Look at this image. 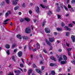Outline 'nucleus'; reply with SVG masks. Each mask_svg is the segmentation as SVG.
Returning a JSON list of instances; mask_svg holds the SVG:
<instances>
[{
	"label": "nucleus",
	"instance_id": "13d9d810",
	"mask_svg": "<svg viewBox=\"0 0 75 75\" xmlns=\"http://www.w3.org/2000/svg\"><path fill=\"white\" fill-rule=\"evenodd\" d=\"M29 14H32V11L31 10H30L29 11Z\"/></svg>",
	"mask_w": 75,
	"mask_h": 75
},
{
	"label": "nucleus",
	"instance_id": "f704fd0d",
	"mask_svg": "<svg viewBox=\"0 0 75 75\" xmlns=\"http://www.w3.org/2000/svg\"><path fill=\"white\" fill-rule=\"evenodd\" d=\"M51 74L52 75H55V72L54 71H52Z\"/></svg>",
	"mask_w": 75,
	"mask_h": 75
},
{
	"label": "nucleus",
	"instance_id": "49530a36",
	"mask_svg": "<svg viewBox=\"0 0 75 75\" xmlns=\"http://www.w3.org/2000/svg\"><path fill=\"white\" fill-rule=\"evenodd\" d=\"M20 67L21 68H23V64H20Z\"/></svg>",
	"mask_w": 75,
	"mask_h": 75
},
{
	"label": "nucleus",
	"instance_id": "680f3d73",
	"mask_svg": "<svg viewBox=\"0 0 75 75\" xmlns=\"http://www.w3.org/2000/svg\"><path fill=\"white\" fill-rule=\"evenodd\" d=\"M21 12H19L18 13V14L20 16L21 15Z\"/></svg>",
	"mask_w": 75,
	"mask_h": 75
},
{
	"label": "nucleus",
	"instance_id": "4be33fe9",
	"mask_svg": "<svg viewBox=\"0 0 75 75\" xmlns=\"http://www.w3.org/2000/svg\"><path fill=\"white\" fill-rule=\"evenodd\" d=\"M5 47L6 48H7V49H8V48H10V45L8 44L6 45H5Z\"/></svg>",
	"mask_w": 75,
	"mask_h": 75
},
{
	"label": "nucleus",
	"instance_id": "bb28decb",
	"mask_svg": "<svg viewBox=\"0 0 75 75\" xmlns=\"http://www.w3.org/2000/svg\"><path fill=\"white\" fill-rule=\"evenodd\" d=\"M29 50H31V49H32V47H31V45L29 44Z\"/></svg>",
	"mask_w": 75,
	"mask_h": 75
},
{
	"label": "nucleus",
	"instance_id": "20e7f679",
	"mask_svg": "<svg viewBox=\"0 0 75 75\" xmlns=\"http://www.w3.org/2000/svg\"><path fill=\"white\" fill-rule=\"evenodd\" d=\"M40 6L42 7L43 8H47L49 9V7L48 6H44L42 4H40Z\"/></svg>",
	"mask_w": 75,
	"mask_h": 75
},
{
	"label": "nucleus",
	"instance_id": "c03bdc74",
	"mask_svg": "<svg viewBox=\"0 0 75 75\" xmlns=\"http://www.w3.org/2000/svg\"><path fill=\"white\" fill-rule=\"evenodd\" d=\"M71 62L73 64H75V61L74 60L72 61Z\"/></svg>",
	"mask_w": 75,
	"mask_h": 75
},
{
	"label": "nucleus",
	"instance_id": "a878e982",
	"mask_svg": "<svg viewBox=\"0 0 75 75\" xmlns=\"http://www.w3.org/2000/svg\"><path fill=\"white\" fill-rule=\"evenodd\" d=\"M37 48L38 49H39L40 47V44L38 43H37Z\"/></svg>",
	"mask_w": 75,
	"mask_h": 75
},
{
	"label": "nucleus",
	"instance_id": "412c9836",
	"mask_svg": "<svg viewBox=\"0 0 75 75\" xmlns=\"http://www.w3.org/2000/svg\"><path fill=\"white\" fill-rule=\"evenodd\" d=\"M35 70L36 72H38V73H39V74H41V70L38 69H36Z\"/></svg>",
	"mask_w": 75,
	"mask_h": 75
},
{
	"label": "nucleus",
	"instance_id": "0e129e2a",
	"mask_svg": "<svg viewBox=\"0 0 75 75\" xmlns=\"http://www.w3.org/2000/svg\"><path fill=\"white\" fill-rule=\"evenodd\" d=\"M18 68V69H20V70L21 71H22V72L23 71V69H21V68Z\"/></svg>",
	"mask_w": 75,
	"mask_h": 75
},
{
	"label": "nucleus",
	"instance_id": "a18cd8bd",
	"mask_svg": "<svg viewBox=\"0 0 75 75\" xmlns=\"http://www.w3.org/2000/svg\"><path fill=\"white\" fill-rule=\"evenodd\" d=\"M20 21L21 22H23V21H24V19H23V18H21L20 20Z\"/></svg>",
	"mask_w": 75,
	"mask_h": 75
},
{
	"label": "nucleus",
	"instance_id": "0eeeda50",
	"mask_svg": "<svg viewBox=\"0 0 75 75\" xmlns=\"http://www.w3.org/2000/svg\"><path fill=\"white\" fill-rule=\"evenodd\" d=\"M18 54L19 57H21V56H22L23 53H22V52L21 51H19L18 52Z\"/></svg>",
	"mask_w": 75,
	"mask_h": 75
},
{
	"label": "nucleus",
	"instance_id": "9b49d317",
	"mask_svg": "<svg viewBox=\"0 0 75 75\" xmlns=\"http://www.w3.org/2000/svg\"><path fill=\"white\" fill-rule=\"evenodd\" d=\"M65 30H67L68 31H70L71 30V28H68V27L65 26L64 27Z\"/></svg>",
	"mask_w": 75,
	"mask_h": 75
},
{
	"label": "nucleus",
	"instance_id": "603ef678",
	"mask_svg": "<svg viewBox=\"0 0 75 75\" xmlns=\"http://www.w3.org/2000/svg\"><path fill=\"white\" fill-rule=\"evenodd\" d=\"M69 13H68V14H66L65 15V16L66 17H68V16H69Z\"/></svg>",
	"mask_w": 75,
	"mask_h": 75
},
{
	"label": "nucleus",
	"instance_id": "1a4fd4ad",
	"mask_svg": "<svg viewBox=\"0 0 75 75\" xmlns=\"http://www.w3.org/2000/svg\"><path fill=\"white\" fill-rule=\"evenodd\" d=\"M71 38L73 41V42H75V36L73 35H72L71 36Z\"/></svg>",
	"mask_w": 75,
	"mask_h": 75
},
{
	"label": "nucleus",
	"instance_id": "5fc2aeb1",
	"mask_svg": "<svg viewBox=\"0 0 75 75\" xmlns=\"http://www.w3.org/2000/svg\"><path fill=\"white\" fill-rule=\"evenodd\" d=\"M57 17L58 18H61V16H60V15H57Z\"/></svg>",
	"mask_w": 75,
	"mask_h": 75
},
{
	"label": "nucleus",
	"instance_id": "4d7b16f0",
	"mask_svg": "<svg viewBox=\"0 0 75 75\" xmlns=\"http://www.w3.org/2000/svg\"><path fill=\"white\" fill-rule=\"evenodd\" d=\"M45 67H44V66H42V68H41V69L42 70H44V68Z\"/></svg>",
	"mask_w": 75,
	"mask_h": 75
},
{
	"label": "nucleus",
	"instance_id": "4468645a",
	"mask_svg": "<svg viewBox=\"0 0 75 75\" xmlns=\"http://www.w3.org/2000/svg\"><path fill=\"white\" fill-rule=\"evenodd\" d=\"M32 69H29L28 71V75H30V74H31V72H32Z\"/></svg>",
	"mask_w": 75,
	"mask_h": 75
},
{
	"label": "nucleus",
	"instance_id": "72a5a7b5",
	"mask_svg": "<svg viewBox=\"0 0 75 75\" xmlns=\"http://www.w3.org/2000/svg\"><path fill=\"white\" fill-rule=\"evenodd\" d=\"M63 7H64L65 10H66V11H68V8H67V7H66V6H64Z\"/></svg>",
	"mask_w": 75,
	"mask_h": 75
},
{
	"label": "nucleus",
	"instance_id": "052dcab7",
	"mask_svg": "<svg viewBox=\"0 0 75 75\" xmlns=\"http://www.w3.org/2000/svg\"><path fill=\"white\" fill-rule=\"evenodd\" d=\"M43 51L45 53H47V51L45 49H43Z\"/></svg>",
	"mask_w": 75,
	"mask_h": 75
},
{
	"label": "nucleus",
	"instance_id": "ea45409f",
	"mask_svg": "<svg viewBox=\"0 0 75 75\" xmlns=\"http://www.w3.org/2000/svg\"><path fill=\"white\" fill-rule=\"evenodd\" d=\"M71 67H69V68L68 69V71L70 72V71H71Z\"/></svg>",
	"mask_w": 75,
	"mask_h": 75
},
{
	"label": "nucleus",
	"instance_id": "6e6552de",
	"mask_svg": "<svg viewBox=\"0 0 75 75\" xmlns=\"http://www.w3.org/2000/svg\"><path fill=\"white\" fill-rule=\"evenodd\" d=\"M36 11L38 13L40 12V8L38 6H37L36 7Z\"/></svg>",
	"mask_w": 75,
	"mask_h": 75
},
{
	"label": "nucleus",
	"instance_id": "9d476101",
	"mask_svg": "<svg viewBox=\"0 0 75 75\" xmlns=\"http://www.w3.org/2000/svg\"><path fill=\"white\" fill-rule=\"evenodd\" d=\"M15 73H17L16 75H18V74H20L21 72L20 70H18L17 71L16 70L15 71H14Z\"/></svg>",
	"mask_w": 75,
	"mask_h": 75
},
{
	"label": "nucleus",
	"instance_id": "2eb2a0df",
	"mask_svg": "<svg viewBox=\"0 0 75 75\" xmlns=\"http://www.w3.org/2000/svg\"><path fill=\"white\" fill-rule=\"evenodd\" d=\"M19 8H20V7L18 6H17L14 7V10H17L19 9Z\"/></svg>",
	"mask_w": 75,
	"mask_h": 75
},
{
	"label": "nucleus",
	"instance_id": "de8ad7c7",
	"mask_svg": "<svg viewBox=\"0 0 75 75\" xmlns=\"http://www.w3.org/2000/svg\"><path fill=\"white\" fill-rule=\"evenodd\" d=\"M67 51H69V52L71 50V48H69V49H67Z\"/></svg>",
	"mask_w": 75,
	"mask_h": 75
},
{
	"label": "nucleus",
	"instance_id": "393cba45",
	"mask_svg": "<svg viewBox=\"0 0 75 75\" xmlns=\"http://www.w3.org/2000/svg\"><path fill=\"white\" fill-rule=\"evenodd\" d=\"M46 42H47V44L49 45H50V42L48 41V40L47 39L45 40Z\"/></svg>",
	"mask_w": 75,
	"mask_h": 75
},
{
	"label": "nucleus",
	"instance_id": "37998d69",
	"mask_svg": "<svg viewBox=\"0 0 75 75\" xmlns=\"http://www.w3.org/2000/svg\"><path fill=\"white\" fill-rule=\"evenodd\" d=\"M71 3L74 4V3H75V0H73L71 1Z\"/></svg>",
	"mask_w": 75,
	"mask_h": 75
},
{
	"label": "nucleus",
	"instance_id": "5701e85b",
	"mask_svg": "<svg viewBox=\"0 0 75 75\" xmlns=\"http://www.w3.org/2000/svg\"><path fill=\"white\" fill-rule=\"evenodd\" d=\"M6 52L8 55H10V50H7L6 51Z\"/></svg>",
	"mask_w": 75,
	"mask_h": 75
},
{
	"label": "nucleus",
	"instance_id": "39448f33",
	"mask_svg": "<svg viewBox=\"0 0 75 75\" xmlns=\"http://www.w3.org/2000/svg\"><path fill=\"white\" fill-rule=\"evenodd\" d=\"M45 30L46 33H50V30L48 28H46Z\"/></svg>",
	"mask_w": 75,
	"mask_h": 75
},
{
	"label": "nucleus",
	"instance_id": "bf43d9fd",
	"mask_svg": "<svg viewBox=\"0 0 75 75\" xmlns=\"http://www.w3.org/2000/svg\"><path fill=\"white\" fill-rule=\"evenodd\" d=\"M58 33H57L56 32H54V34L55 35H57V34Z\"/></svg>",
	"mask_w": 75,
	"mask_h": 75
},
{
	"label": "nucleus",
	"instance_id": "e2e57ef3",
	"mask_svg": "<svg viewBox=\"0 0 75 75\" xmlns=\"http://www.w3.org/2000/svg\"><path fill=\"white\" fill-rule=\"evenodd\" d=\"M8 75H14L13 74V73H10V74Z\"/></svg>",
	"mask_w": 75,
	"mask_h": 75
},
{
	"label": "nucleus",
	"instance_id": "aec40b11",
	"mask_svg": "<svg viewBox=\"0 0 75 75\" xmlns=\"http://www.w3.org/2000/svg\"><path fill=\"white\" fill-rule=\"evenodd\" d=\"M25 21H27V22H29V21H30V19L28 18H25Z\"/></svg>",
	"mask_w": 75,
	"mask_h": 75
},
{
	"label": "nucleus",
	"instance_id": "338daca9",
	"mask_svg": "<svg viewBox=\"0 0 75 75\" xmlns=\"http://www.w3.org/2000/svg\"><path fill=\"white\" fill-rule=\"evenodd\" d=\"M67 52H68V54L69 55V56H70V54H71V53H70L69 52V51H67Z\"/></svg>",
	"mask_w": 75,
	"mask_h": 75
},
{
	"label": "nucleus",
	"instance_id": "c85d7f7f",
	"mask_svg": "<svg viewBox=\"0 0 75 75\" xmlns=\"http://www.w3.org/2000/svg\"><path fill=\"white\" fill-rule=\"evenodd\" d=\"M69 32H67L66 33V36H67V37H68V36H69Z\"/></svg>",
	"mask_w": 75,
	"mask_h": 75
},
{
	"label": "nucleus",
	"instance_id": "f3484780",
	"mask_svg": "<svg viewBox=\"0 0 75 75\" xmlns=\"http://www.w3.org/2000/svg\"><path fill=\"white\" fill-rule=\"evenodd\" d=\"M17 37L18 38H19L20 40H21L22 39V37H21V36L20 35H18L17 36Z\"/></svg>",
	"mask_w": 75,
	"mask_h": 75
},
{
	"label": "nucleus",
	"instance_id": "cd10ccee",
	"mask_svg": "<svg viewBox=\"0 0 75 75\" xmlns=\"http://www.w3.org/2000/svg\"><path fill=\"white\" fill-rule=\"evenodd\" d=\"M52 14V12H51V11H50L49 13H48V16H50V15H51Z\"/></svg>",
	"mask_w": 75,
	"mask_h": 75
},
{
	"label": "nucleus",
	"instance_id": "dca6fc26",
	"mask_svg": "<svg viewBox=\"0 0 75 75\" xmlns=\"http://www.w3.org/2000/svg\"><path fill=\"white\" fill-rule=\"evenodd\" d=\"M50 58L51 59H52V60H54V61H56V59H55V58L53 56H51L50 57Z\"/></svg>",
	"mask_w": 75,
	"mask_h": 75
},
{
	"label": "nucleus",
	"instance_id": "2f4dec72",
	"mask_svg": "<svg viewBox=\"0 0 75 75\" xmlns=\"http://www.w3.org/2000/svg\"><path fill=\"white\" fill-rule=\"evenodd\" d=\"M69 27H72V23H70L69 25Z\"/></svg>",
	"mask_w": 75,
	"mask_h": 75
},
{
	"label": "nucleus",
	"instance_id": "6ab92c4d",
	"mask_svg": "<svg viewBox=\"0 0 75 75\" xmlns=\"http://www.w3.org/2000/svg\"><path fill=\"white\" fill-rule=\"evenodd\" d=\"M61 64H66L67 63V61H61Z\"/></svg>",
	"mask_w": 75,
	"mask_h": 75
},
{
	"label": "nucleus",
	"instance_id": "7ed1b4c3",
	"mask_svg": "<svg viewBox=\"0 0 75 75\" xmlns=\"http://www.w3.org/2000/svg\"><path fill=\"white\" fill-rule=\"evenodd\" d=\"M11 1L13 2V4L14 6H16L17 4V2L15 0H11Z\"/></svg>",
	"mask_w": 75,
	"mask_h": 75
},
{
	"label": "nucleus",
	"instance_id": "7c9ffc66",
	"mask_svg": "<svg viewBox=\"0 0 75 75\" xmlns=\"http://www.w3.org/2000/svg\"><path fill=\"white\" fill-rule=\"evenodd\" d=\"M15 47H16V44L15 43H13L12 46V48H14Z\"/></svg>",
	"mask_w": 75,
	"mask_h": 75
},
{
	"label": "nucleus",
	"instance_id": "ddd939ff",
	"mask_svg": "<svg viewBox=\"0 0 75 75\" xmlns=\"http://www.w3.org/2000/svg\"><path fill=\"white\" fill-rule=\"evenodd\" d=\"M10 20V19H8L6 20V21H4V24H7V21H9Z\"/></svg>",
	"mask_w": 75,
	"mask_h": 75
},
{
	"label": "nucleus",
	"instance_id": "c756f323",
	"mask_svg": "<svg viewBox=\"0 0 75 75\" xmlns=\"http://www.w3.org/2000/svg\"><path fill=\"white\" fill-rule=\"evenodd\" d=\"M62 28H57V30H58V31H62Z\"/></svg>",
	"mask_w": 75,
	"mask_h": 75
},
{
	"label": "nucleus",
	"instance_id": "864d4df0",
	"mask_svg": "<svg viewBox=\"0 0 75 75\" xmlns=\"http://www.w3.org/2000/svg\"><path fill=\"white\" fill-rule=\"evenodd\" d=\"M58 51L59 52H62V50L60 49H59Z\"/></svg>",
	"mask_w": 75,
	"mask_h": 75
},
{
	"label": "nucleus",
	"instance_id": "a211bd4d",
	"mask_svg": "<svg viewBox=\"0 0 75 75\" xmlns=\"http://www.w3.org/2000/svg\"><path fill=\"white\" fill-rule=\"evenodd\" d=\"M22 38L23 40H27L28 39V37L25 36H23Z\"/></svg>",
	"mask_w": 75,
	"mask_h": 75
},
{
	"label": "nucleus",
	"instance_id": "473e14b6",
	"mask_svg": "<svg viewBox=\"0 0 75 75\" xmlns=\"http://www.w3.org/2000/svg\"><path fill=\"white\" fill-rule=\"evenodd\" d=\"M62 60V57H61L59 59V61H61Z\"/></svg>",
	"mask_w": 75,
	"mask_h": 75
},
{
	"label": "nucleus",
	"instance_id": "f03ea898",
	"mask_svg": "<svg viewBox=\"0 0 75 75\" xmlns=\"http://www.w3.org/2000/svg\"><path fill=\"white\" fill-rule=\"evenodd\" d=\"M25 32L26 33H30L31 32V30L29 27L27 28L26 29Z\"/></svg>",
	"mask_w": 75,
	"mask_h": 75
},
{
	"label": "nucleus",
	"instance_id": "b1692460",
	"mask_svg": "<svg viewBox=\"0 0 75 75\" xmlns=\"http://www.w3.org/2000/svg\"><path fill=\"white\" fill-rule=\"evenodd\" d=\"M12 59L14 62H16V60L15 59V56H12Z\"/></svg>",
	"mask_w": 75,
	"mask_h": 75
},
{
	"label": "nucleus",
	"instance_id": "69168bd1",
	"mask_svg": "<svg viewBox=\"0 0 75 75\" xmlns=\"http://www.w3.org/2000/svg\"><path fill=\"white\" fill-rule=\"evenodd\" d=\"M40 64H43V62L41 61L40 62Z\"/></svg>",
	"mask_w": 75,
	"mask_h": 75
},
{
	"label": "nucleus",
	"instance_id": "c9c22d12",
	"mask_svg": "<svg viewBox=\"0 0 75 75\" xmlns=\"http://www.w3.org/2000/svg\"><path fill=\"white\" fill-rule=\"evenodd\" d=\"M22 7H25V4L24 3H23L22 5Z\"/></svg>",
	"mask_w": 75,
	"mask_h": 75
},
{
	"label": "nucleus",
	"instance_id": "8fccbe9b",
	"mask_svg": "<svg viewBox=\"0 0 75 75\" xmlns=\"http://www.w3.org/2000/svg\"><path fill=\"white\" fill-rule=\"evenodd\" d=\"M8 15H9L8 14V13H6L5 14V15L6 16V17H7V16H8Z\"/></svg>",
	"mask_w": 75,
	"mask_h": 75
},
{
	"label": "nucleus",
	"instance_id": "f257e3e1",
	"mask_svg": "<svg viewBox=\"0 0 75 75\" xmlns=\"http://www.w3.org/2000/svg\"><path fill=\"white\" fill-rule=\"evenodd\" d=\"M49 41L51 42H55V38H54V37L49 38Z\"/></svg>",
	"mask_w": 75,
	"mask_h": 75
},
{
	"label": "nucleus",
	"instance_id": "3c124183",
	"mask_svg": "<svg viewBox=\"0 0 75 75\" xmlns=\"http://www.w3.org/2000/svg\"><path fill=\"white\" fill-rule=\"evenodd\" d=\"M66 45H67V47H69V43H66Z\"/></svg>",
	"mask_w": 75,
	"mask_h": 75
},
{
	"label": "nucleus",
	"instance_id": "79ce46f5",
	"mask_svg": "<svg viewBox=\"0 0 75 75\" xmlns=\"http://www.w3.org/2000/svg\"><path fill=\"white\" fill-rule=\"evenodd\" d=\"M54 63H51L50 64V66L51 67H53V66H54Z\"/></svg>",
	"mask_w": 75,
	"mask_h": 75
},
{
	"label": "nucleus",
	"instance_id": "774afa93",
	"mask_svg": "<svg viewBox=\"0 0 75 75\" xmlns=\"http://www.w3.org/2000/svg\"><path fill=\"white\" fill-rule=\"evenodd\" d=\"M30 57H31V58H32H32L33 57V54H31Z\"/></svg>",
	"mask_w": 75,
	"mask_h": 75
},
{
	"label": "nucleus",
	"instance_id": "09e8293b",
	"mask_svg": "<svg viewBox=\"0 0 75 75\" xmlns=\"http://www.w3.org/2000/svg\"><path fill=\"white\" fill-rule=\"evenodd\" d=\"M17 49H16L13 50L14 52H17Z\"/></svg>",
	"mask_w": 75,
	"mask_h": 75
},
{
	"label": "nucleus",
	"instance_id": "423d86ee",
	"mask_svg": "<svg viewBox=\"0 0 75 75\" xmlns=\"http://www.w3.org/2000/svg\"><path fill=\"white\" fill-rule=\"evenodd\" d=\"M68 8H70V11L71 12H74V11L73 10L72 8H71V5H69V4L68 5Z\"/></svg>",
	"mask_w": 75,
	"mask_h": 75
},
{
	"label": "nucleus",
	"instance_id": "6e6d98bb",
	"mask_svg": "<svg viewBox=\"0 0 75 75\" xmlns=\"http://www.w3.org/2000/svg\"><path fill=\"white\" fill-rule=\"evenodd\" d=\"M60 10V8L59 7H58L57 9V11H59Z\"/></svg>",
	"mask_w": 75,
	"mask_h": 75
},
{
	"label": "nucleus",
	"instance_id": "e433bc0d",
	"mask_svg": "<svg viewBox=\"0 0 75 75\" xmlns=\"http://www.w3.org/2000/svg\"><path fill=\"white\" fill-rule=\"evenodd\" d=\"M65 24L63 22H62L61 23V26L62 27H64V25H65Z\"/></svg>",
	"mask_w": 75,
	"mask_h": 75
},
{
	"label": "nucleus",
	"instance_id": "a19ab883",
	"mask_svg": "<svg viewBox=\"0 0 75 75\" xmlns=\"http://www.w3.org/2000/svg\"><path fill=\"white\" fill-rule=\"evenodd\" d=\"M5 1L7 4H8L9 3V0H5Z\"/></svg>",
	"mask_w": 75,
	"mask_h": 75
},
{
	"label": "nucleus",
	"instance_id": "4c0bfd02",
	"mask_svg": "<svg viewBox=\"0 0 75 75\" xmlns=\"http://www.w3.org/2000/svg\"><path fill=\"white\" fill-rule=\"evenodd\" d=\"M33 68H36L37 66H36V65L34 64H33Z\"/></svg>",
	"mask_w": 75,
	"mask_h": 75
},
{
	"label": "nucleus",
	"instance_id": "58836bf2",
	"mask_svg": "<svg viewBox=\"0 0 75 75\" xmlns=\"http://www.w3.org/2000/svg\"><path fill=\"white\" fill-rule=\"evenodd\" d=\"M45 23L46 22L45 21H44L43 23H42V26L43 27H44V26L45 24Z\"/></svg>",
	"mask_w": 75,
	"mask_h": 75
},
{
	"label": "nucleus",
	"instance_id": "f8f14e48",
	"mask_svg": "<svg viewBox=\"0 0 75 75\" xmlns=\"http://www.w3.org/2000/svg\"><path fill=\"white\" fill-rule=\"evenodd\" d=\"M63 58L64 59V60H65V61L67 60V56L65 55H63Z\"/></svg>",
	"mask_w": 75,
	"mask_h": 75
}]
</instances>
